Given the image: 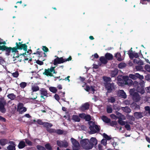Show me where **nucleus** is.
Returning a JSON list of instances; mask_svg holds the SVG:
<instances>
[{
    "label": "nucleus",
    "instance_id": "nucleus-47",
    "mask_svg": "<svg viewBox=\"0 0 150 150\" xmlns=\"http://www.w3.org/2000/svg\"><path fill=\"white\" fill-rule=\"evenodd\" d=\"M113 108L116 111H119L121 109L119 106L115 105H113Z\"/></svg>",
    "mask_w": 150,
    "mask_h": 150
},
{
    "label": "nucleus",
    "instance_id": "nucleus-41",
    "mask_svg": "<svg viewBox=\"0 0 150 150\" xmlns=\"http://www.w3.org/2000/svg\"><path fill=\"white\" fill-rule=\"evenodd\" d=\"M139 55L137 53L133 52L132 51V60L133 59L134 57L137 58L139 57Z\"/></svg>",
    "mask_w": 150,
    "mask_h": 150
},
{
    "label": "nucleus",
    "instance_id": "nucleus-34",
    "mask_svg": "<svg viewBox=\"0 0 150 150\" xmlns=\"http://www.w3.org/2000/svg\"><path fill=\"white\" fill-rule=\"evenodd\" d=\"M43 126L44 127L47 128V130L48 129L52 127V124L46 122H44Z\"/></svg>",
    "mask_w": 150,
    "mask_h": 150
},
{
    "label": "nucleus",
    "instance_id": "nucleus-44",
    "mask_svg": "<svg viewBox=\"0 0 150 150\" xmlns=\"http://www.w3.org/2000/svg\"><path fill=\"white\" fill-rule=\"evenodd\" d=\"M8 97L11 100H13L16 97L15 95L13 93H11L8 95Z\"/></svg>",
    "mask_w": 150,
    "mask_h": 150
},
{
    "label": "nucleus",
    "instance_id": "nucleus-52",
    "mask_svg": "<svg viewBox=\"0 0 150 150\" xmlns=\"http://www.w3.org/2000/svg\"><path fill=\"white\" fill-rule=\"evenodd\" d=\"M107 112L108 113H111L112 112V109L110 106H108L107 108Z\"/></svg>",
    "mask_w": 150,
    "mask_h": 150
},
{
    "label": "nucleus",
    "instance_id": "nucleus-62",
    "mask_svg": "<svg viewBox=\"0 0 150 150\" xmlns=\"http://www.w3.org/2000/svg\"><path fill=\"white\" fill-rule=\"evenodd\" d=\"M42 50L45 52H47L48 51V48L45 46H43Z\"/></svg>",
    "mask_w": 150,
    "mask_h": 150
},
{
    "label": "nucleus",
    "instance_id": "nucleus-25",
    "mask_svg": "<svg viewBox=\"0 0 150 150\" xmlns=\"http://www.w3.org/2000/svg\"><path fill=\"white\" fill-rule=\"evenodd\" d=\"M115 57L117 60L119 61H121L124 59V58L121 57L120 54L118 52L116 54Z\"/></svg>",
    "mask_w": 150,
    "mask_h": 150
},
{
    "label": "nucleus",
    "instance_id": "nucleus-1",
    "mask_svg": "<svg viewBox=\"0 0 150 150\" xmlns=\"http://www.w3.org/2000/svg\"><path fill=\"white\" fill-rule=\"evenodd\" d=\"M16 46L13 48L8 47L5 46V45H4L1 46H0V50H1L2 51H5L6 52V54L7 55H9L11 51L12 53L17 52H18V49H23L25 51L27 50V46L26 44H23L21 42H19L18 43L16 42Z\"/></svg>",
    "mask_w": 150,
    "mask_h": 150
},
{
    "label": "nucleus",
    "instance_id": "nucleus-48",
    "mask_svg": "<svg viewBox=\"0 0 150 150\" xmlns=\"http://www.w3.org/2000/svg\"><path fill=\"white\" fill-rule=\"evenodd\" d=\"M45 146L47 149L49 150H52V148L49 144H45Z\"/></svg>",
    "mask_w": 150,
    "mask_h": 150
},
{
    "label": "nucleus",
    "instance_id": "nucleus-14",
    "mask_svg": "<svg viewBox=\"0 0 150 150\" xmlns=\"http://www.w3.org/2000/svg\"><path fill=\"white\" fill-rule=\"evenodd\" d=\"M9 143L10 145L7 147V149L8 150H16V145L15 142L13 141H10Z\"/></svg>",
    "mask_w": 150,
    "mask_h": 150
},
{
    "label": "nucleus",
    "instance_id": "nucleus-55",
    "mask_svg": "<svg viewBox=\"0 0 150 150\" xmlns=\"http://www.w3.org/2000/svg\"><path fill=\"white\" fill-rule=\"evenodd\" d=\"M19 74L18 73L17 71H16L12 74V75L13 77L15 78H17L18 77Z\"/></svg>",
    "mask_w": 150,
    "mask_h": 150
},
{
    "label": "nucleus",
    "instance_id": "nucleus-31",
    "mask_svg": "<svg viewBox=\"0 0 150 150\" xmlns=\"http://www.w3.org/2000/svg\"><path fill=\"white\" fill-rule=\"evenodd\" d=\"M146 114L150 115V108L149 106H146L144 107Z\"/></svg>",
    "mask_w": 150,
    "mask_h": 150
},
{
    "label": "nucleus",
    "instance_id": "nucleus-59",
    "mask_svg": "<svg viewBox=\"0 0 150 150\" xmlns=\"http://www.w3.org/2000/svg\"><path fill=\"white\" fill-rule=\"evenodd\" d=\"M55 99L57 101H59L60 99V98L59 95L57 94H55L54 96Z\"/></svg>",
    "mask_w": 150,
    "mask_h": 150
},
{
    "label": "nucleus",
    "instance_id": "nucleus-12",
    "mask_svg": "<svg viewBox=\"0 0 150 150\" xmlns=\"http://www.w3.org/2000/svg\"><path fill=\"white\" fill-rule=\"evenodd\" d=\"M18 110L20 113H22L25 112L27 109L25 107H23V105L22 103H19L18 106Z\"/></svg>",
    "mask_w": 150,
    "mask_h": 150
},
{
    "label": "nucleus",
    "instance_id": "nucleus-7",
    "mask_svg": "<svg viewBox=\"0 0 150 150\" xmlns=\"http://www.w3.org/2000/svg\"><path fill=\"white\" fill-rule=\"evenodd\" d=\"M6 104L5 100L3 98H0V111L3 113L6 112V110L5 108V105Z\"/></svg>",
    "mask_w": 150,
    "mask_h": 150
},
{
    "label": "nucleus",
    "instance_id": "nucleus-10",
    "mask_svg": "<svg viewBox=\"0 0 150 150\" xmlns=\"http://www.w3.org/2000/svg\"><path fill=\"white\" fill-rule=\"evenodd\" d=\"M71 140L73 145V150H78L80 146L79 143L75 139L73 138L71 139Z\"/></svg>",
    "mask_w": 150,
    "mask_h": 150
},
{
    "label": "nucleus",
    "instance_id": "nucleus-33",
    "mask_svg": "<svg viewBox=\"0 0 150 150\" xmlns=\"http://www.w3.org/2000/svg\"><path fill=\"white\" fill-rule=\"evenodd\" d=\"M122 109L127 113H129L131 112V110L128 107H122Z\"/></svg>",
    "mask_w": 150,
    "mask_h": 150
},
{
    "label": "nucleus",
    "instance_id": "nucleus-26",
    "mask_svg": "<svg viewBox=\"0 0 150 150\" xmlns=\"http://www.w3.org/2000/svg\"><path fill=\"white\" fill-rule=\"evenodd\" d=\"M41 95H42L45 96L47 97V91L45 89L42 88L40 91Z\"/></svg>",
    "mask_w": 150,
    "mask_h": 150
},
{
    "label": "nucleus",
    "instance_id": "nucleus-37",
    "mask_svg": "<svg viewBox=\"0 0 150 150\" xmlns=\"http://www.w3.org/2000/svg\"><path fill=\"white\" fill-rule=\"evenodd\" d=\"M103 78L104 81L105 82V83L111 81V79L110 77H107L106 76H103Z\"/></svg>",
    "mask_w": 150,
    "mask_h": 150
},
{
    "label": "nucleus",
    "instance_id": "nucleus-63",
    "mask_svg": "<svg viewBox=\"0 0 150 150\" xmlns=\"http://www.w3.org/2000/svg\"><path fill=\"white\" fill-rule=\"evenodd\" d=\"M111 118L114 119H117V117L115 115L112 114H111L110 115Z\"/></svg>",
    "mask_w": 150,
    "mask_h": 150
},
{
    "label": "nucleus",
    "instance_id": "nucleus-17",
    "mask_svg": "<svg viewBox=\"0 0 150 150\" xmlns=\"http://www.w3.org/2000/svg\"><path fill=\"white\" fill-rule=\"evenodd\" d=\"M133 63L135 64H137L138 65H142L144 64L143 61L141 60L139 58L137 59H135L133 61Z\"/></svg>",
    "mask_w": 150,
    "mask_h": 150
},
{
    "label": "nucleus",
    "instance_id": "nucleus-3",
    "mask_svg": "<svg viewBox=\"0 0 150 150\" xmlns=\"http://www.w3.org/2000/svg\"><path fill=\"white\" fill-rule=\"evenodd\" d=\"M90 131L88 133L90 134H93L98 132L100 129V126L98 125L94 121H89L88 122Z\"/></svg>",
    "mask_w": 150,
    "mask_h": 150
},
{
    "label": "nucleus",
    "instance_id": "nucleus-58",
    "mask_svg": "<svg viewBox=\"0 0 150 150\" xmlns=\"http://www.w3.org/2000/svg\"><path fill=\"white\" fill-rule=\"evenodd\" d=\"M117 124V123L116 121H112L110 123V125L112 126H114L115 125H116Z\"/></svg>",
    "mask_w": 150,
    "mask_h": 150
},
{
    "label": "nucleus",
    "instance_id": "nucleus-22",
    "mask_svg": "<svg viewBox=\"0 0 150 150\" xmlns=\"http://www.w3.org/2000/svg\"><path fill=\"white\" fill-rule=\"evenodd\" d=\"M118 94L119 96L122 98H125L127 97V96L126 95L124 91L122 90H120L119 91Z\"/></svg>",
    "mask_w": 150,
    "mask_h": 150
},
{
    "label": "nucleus",
    "instance_id": "nucleus-15",
    "mask_svg": "<svg viewBox=\"0 0 150 150\" xmlns=\"http://www.w3.org/2000/svg\"><path fill=\"white\" fill-rule=\"evenodd\" d=\"M31 89L32 91L31 95H33L34 94V92H36L39 90V87L36 84H33L31 86Z\"/></svg>",
    "mask_w": 150,
    "mask_h": 150
},
{
    "label": "nucleus",
    "instance_id": "nucleus-54",
    "mask_svg": "<svg viewBox=\"0 0 150 150\" xmlns=\"http://www.w3.org/2000/svg\"><path fill=\"white\" fill-rule=\"evenodd\" d=\"M107 142L106 139H103L101 141V143L104 145L105 146L107 144Z\"/></svg>",
    "mask_w": 150,
    "mask_h": 150
},
{
    "label": "nucleus",
    "instance_id": "nucleus-24",
    "mask_svg": "<svg viewBox=\"0 0 150 150\" xmlns=\"http://www.w3.org/2000/svg\"><path fill=\"white\" fill-rule=\"evenodd\" d=\"M134 116L137 119L141 118L143 117L142 112H137L134 113Z\"/></svg>",
    "mask_w": 150,
    "mask_h": 150
},
{
    "label": "nucleus",
    "instance_id": "nucleus-40",
    "mask_svg": "<svg viewBox=\"0 0 150 150\" xmlns=\"http://www.w3.org/2000/svg\"><path fill=\"white\" fill-rule=\"evenodd\" d=\"M126 66L125 63L124 62H121L118 64V67L120 69H123Z\"/></svg>",
    "mask_w": 150,
    "mask_h": 150
},
{
    "label": "nucleus",
    "instance_id": "nucleus-20",
    "mask_svg": "<svg viewBox=\"0 0 150 150\" xmlns=\"http://www.w3.org/2000/svg\"><path fill=\"white\" fill-rule=\"evenodd\" d=\"M90 142L93 148V145H96L97 144L98 141L96 138L92 137L90 139Z\"/></svg>",
    "mask_w": 150,
    "mask_h": 150
},
{
    "label": "nucleus",
    "instance_id": "nucleus-51",
    "mask_svg": "<svg viewBox=\"0 0 150 150\" xmlns=\"http://www.w3.org/2000/svg\"><path fill=\"white\" fill-rule=\"evenodd\" d=\"M25 142L26 144L29 146H32V143L28 139H25Z\"/></svg>",
    "mask_w": 150,
    "mask_h": 150
},
{
    "label": "nucleus",
    "instance_id": "nucleus-13",
    "mask_svg": "<svg viewBox=\"0 0 150 150\" xmlns=\"http://www.w3.org/2000/svg\"><path fill=\"white\" fill-rule=\"evenodd\" d=\"M137 79L142 80L144 79V76L143 75H141L138 73H135L134 74H132V79L135 80Z\"/></svg>",
    "mask_w": 150,
    "mask_h": 150
},
{
    "label": "nucleus",
    "instance_id": "nucleus-46",
    "mask_svg": "<svg viewBox=\"0 0 150 150\" xmlns=\"http://www.w3.org/2000/svg\"><path fill=\"white\" fill-rule=\"evenodd\" d=\"M135 104L133 103H132V108H134L135 110L139 109H140V106L139 105H136L134 106H133V105H134Z\"/></svg>",
    "mask_w": 150,
    "mask_h": 150
},
{
    "label": "nucleus",
    "instance_id": "nucleus-5",
    "mask_svg": "<svg viewBox=\"0 0 150 150\" xmlns=\"http://www.w3.org/2000/svg\"><path fill=\"white\" fill-rule=\"evenodd\" d=\"M55 67H52L47 69H45L44 72H43V74L47 76H53V74L57 73V72L55 71L54 69Z\"/></svg>",
    "mask_w": 150,
    "mask_h": 150
},
{
    "label": "nucleus",
    "instance_id": "nucleus-8",
    "mask_svg": "<svg viewBox=\"0 0 150 150\" xmlns=\"http://www.w3.org/2000/svg\"><path fill=\"white\" fill-rule=\"evenodd\" d=\"M133 89H132V99L135 102H138L140 100L141 97L139 93L136 92H134Z\"/></svg>",
    "mask_w": 150,
    "mask_h": 150
},
{
    "label": "nucleus",
    "instance_id": "nucleus-28",
    "mask_svg": "<svg viewBox=\"0 0 150 150\" xmlns=\"http://www.w3.org/2000/svg\"><path fill=\"white\" fill-rule=\"evenodd\" d=\"M100 60L102 63L105 64L108 62V60L104 57H101L100 58Z\"/></svg>",
    "mask_w": 150,
    "mask_h": 150
},
{
    "label": "nucleus",
    "instance_id": "nucleus-16",
    "mask_svg": "<svg viewBox=\"0 0 150 150\" xmlns=\"http://www.w3.org/2000/svg\"><path fill=\"white\" fill-rule=\"evenodd\" d=\"M89 104L87 103H86L83 104L80 108V109L82 111H84L89 108Z\"/></svg>",
    "mask_w": 150,
    "mask_h": 150
},
{
    "label": "nucleus",
    "instance_id": "nucleus-50",
    "mask_svg": "<svg viewBox=\"0 0 150 150\" xmlns=\"http://www.w3.org/2000/svg\"><path fill=\"white\" fill-rule=\"evenodd\" d=\"M37 148L39 150H46V149L44 147L40 145L37 146Z\"/></svg>",
    "mask_w": 150,
    "mask_h": 150
},
{
    "label": "nucleus",
    "instance_id": "nucleus-30",
    "mask_svg": "<svg viewBox=\"0 0 150 150\" xmlns=\"http://www.w3.org/2000/svg\"><path fill=\"white\" fill-rule=\"evenodd\" d=\"M118 70L117 69H115L113 70H112L111 75L112 77H114L117 75L118 73Z\"/></svg>",
    "mask_w": 150,
    "mask_h": 150
},
{
    "label": "nucleus",
    "instance_id": "nucleus-19",
    "mask_svg": "<svg viewBox=\"0 0 150 150\" xmlns=\"http://www.w3.org/2000/svg\"><path fill=\"white\" fill-rule=\"evenodd\" d=\"M136 90L142 94H143L145 92L144 88L142 86H141L140 85L136 88Z\"/></svg>",
    "mask_w": 150,
    "mask_h": 150
},
{
    "label": "nucleus",
    "instance_id": "nucleus-43",
    "mask_svg": "<svg viewBox=\"0 0 150 150\" xmlns=\"http://www.w3.org/2000/svg\"><path fill=\"white\" fill-rule=\"evenodd\" d=\"M103 137L106 140H110L112 138L111 136L108 135L106 134L105 133L103 134Z\"/></svg>",
    "mask_w": 150,
    "mask_h": 150
},
{
    "label": "nucleus",
    "instance_id": "nucleus-4",
    "mask_svg": "<svg viewBox=\"0 0 150 150\" xmlns=\"http://www.w3.org/2000/svg\"><path fill=\"white\" fill-rule=\"evenodd\" d=\"M80 143L82 146L85 149H91L92 148V145L90 144L89 140L87 139L81 140Z\"/></svg>",
    "mask_w": 150,
    "mask_h": 150
},
{
    "label": "nucleus",
    "instance_id": "nucleus-27",
    "mask_svg": "<svg viewBox=\"0 0 150 150\" xmlns=\"http://www.w3.org/2000/svg\"><path fill=\"white\" fill-rule=\"evenodd\" d=\"M25 146V142L23 141H22L20 142L18 146L19 149H22Z\"/></svg>",
    "mask_w": 150,
    "mask_h": 150
},
{
    "label": "nucleus",
    "instance_id": "nucleus-11",
    "mask_svg": "<svg viewBox=\"0 0 150 150\" xmlns=\"http://www.w3.org/2000/svg\"><path fill=\"white\" fill-rule=\"evenodd\" d=\"M104 84L105 88L109 93L111 92L112 89L115 88L114 84L113 83H111L109 82H107L104 83Z\"/></svg>",
    "mask_w": 150,
    "mask_h": 150
},
{
    "label": "nucleus",
    "instance_id": "nucleus-60",
    "mask_svg": "<svg viewBox=\"0 0 150 150\" xmlns=\"http://www.w3.org/2000/svg\"><path fill=\"white\" fill-rule=\"evenodd\" d=\"M47 130L50 132H55V130L52 129H50V128L48 129Z\"/></svg>",
    "mask_w": 150,
    "mask_h": 150
},
{
    "label": "nucleus",
    "instance_id": "nucleus-39",
    "mask_svg": "<svg viewBox=\"0 0 150 150\" xmlns=\"http://www.w3.org/2000/svg\"><path fill=\"white\" fill-rule=\"evenodd\" d=\"M50 91L52 92L55 93L57 91L56 88L54 87H51L49 88Z\"/></svg>",
    "mask_w": 150,
    "mask_h": 150
},
{
    "label": "nucleus",
    "instance_id": "nucleus-29",
    "mask_svg": "<svg viewBox=\"0 0 150 150\" xmlns=\"http://www.w3.org/2000/svg\"><path fill=\"white\" fill-rule=\"evenodd\" d=\"M143 68L140 65H137L135 66V67L134 68V70L135 71H142L143 69Z\"/></svg>",
    "mask_w": 150,
    "mask_h": 150
},
{
    "label": "nucleus",
    "instance_id": "nucleus-9",
    "mask_svg": "<svg viewBox=\"0 0 150 150\" xmlns=\"http://www.w3.org/2000/svg\"><path fill=\"white\" fill-rule=\"evenodd\" d=\"M57 144L60 147L67 148L69 146L68 143L65 140L63 141L57 140Z\"/></svg>",
    "mask_w": 150,
    "mask_h": 150
},
{
    "label": "nucleus",
    "instance_id": "nucleus-45",
    "mask_svg": "<svg viewBox=\"0 0 150 150\" xmlns=\"http://www.w3.org/2000/svg\"><path fill=\"white\" fill-rule=\"evenodd\" d=\"M122 118H120L118 120V122L120 125H123L126 124V122L123 121L122 120Z\"/></svg>",
    "mask_w": 150,
    "mask_h": 150
},
{
    "label": "nucleus",
    "instance_id": "nucleus-38",
    "mask_svg": "<svg viewBox=\"0 0 150 150\" xmlns=\"http://www.w3.org/2000/svg\"><path fill=\"white\" fill-rule=\"evenodd\" d=\"M7 142V140L6 139H3L0 140V144L2 146L5 145Z\"/></svg>",
    "mask_w": 150,
    "mask_h": 150
},
{
    "label": "nucleus",
    "instance_id": "nucleus-61",
    "mask_svg": "<svg viewBox=\"0 0 150 150\" xmlns=\"http://www.w3.org/2000/svg\"><path fill=\"white\" fill-rule=\"evenodd\" d=\"M37 122L40 125H43L44 122L42 121V120H38L37 121Z\"/></svg>",
    "mask_w": 150,
    "mask_h": 150
},
{
    "label": "nucleus",
    "instance_id": "nucleus-2",
    "mask_svg": "<svg viewBox=\"0 0 150 150\" xmlns=\"http://www.w3.org/2000/svg\"><path fill=\"white\" fill-rule=\"evenodd\" d=\"M117 83L119 86H122L124 84L129 85L131 83V80L127 76H120L117 78Z\"/></svg>",
    "mask_w": 150,
    "mask_h": 150
},
{
    "label": "nucleus",
    "instance_id": "nucleus-23",
    "mask_svg": "<svg viewBox=\"0 0 150 150\" xmlns=\"http://www.w3.org/2000/svg\"><path fill=\"white\" fill-rule=\"evenodd\" d=\"M105 57L107 60H110L112 59V55L110 53H107L105 55Z\"/></svg>",
    "mask_w": 150,
    "mask_h": 150
},
{
    "label": "nucleus",
    "instance_id": "nucleus-18",
    "mask_svg": "<svg viewBox=\"0 0 150 150\" xmlns=\"http://www.w3.org/2000/svg\"><path fill=\"white\" fill-rule=\"evenodd\" d=\"M94 88V87L93 86L90 87L89 86H86L85 88V89L87 91L93 93L94 92V91H95Z\"/></svg>",
    "mask_w": 150,
    "mask_h": 150
},
{
    "label": "nucleus",
    "instance_id": "nucleus-49",
    "mask_svg": "<svg viewBox=\"0 0 150 150\" xmlns=\"http://www.w3.org/2000/svg\"><path fill=\"white\" fill-rule=\"evenodd\" d=\"M145 69L148 71L150 72V66L147 64L145 66Z\"/></svg>",
    "mask_w": 150,
    "mask_h": 150
},
{
    "label": "nucleus",
    "instance_id": "nucleus-35",
    "mask_svg": "<svg viewBox=\"0 0 150 150\" xmlns=\"http://www.w3.org/2000/svg\"><path fill=\"white\" fill-rule=\"evenodd\" d=\"M72 119L75 122H79L80 120V119L79 117L76 115H74L72 117Z\"/></svg>",
    "mask_w": 150,
    "mask_h": 150
},
{
    "label": "nucleus",
    "instance_id": "nucleus-6",
    "mask_svg": "<svg viewBox=\"0 0 150 150\" xmlns=\"http://www.w3.org/2000/svg\"><path fill=\"white\" fill-rule=\"evenodd\" d=\"M71 59L72 58L71 56L67 59H63V57L59 58L57 57L54 60V65H56L57 64H61L66 61H71Z\"/></svg>",
    "mask_w": 150,
    "mask_h": 150
},
{
    "label": "nucleus",
    "instance_id": "nucleus-57",
    "mask_svg": "<svg viewBox=\"0 0 150 150\" xmlns=\"http://www.w3.org/2000/svg\"><path fill=\"white\" fill-rule=\"evenodd\" d=\"M125 125V128L127 130H130V126L126 122V124Z\"/></svg>",
    "mask_w": 150,
    "mask_h": 150
},
{
    "label": "nucleus",
    "instance_id": "nucleus-21",
    "mask_svg": "<svg viewBox=\"0 0 150 150\" xmlns=\"http://www.w3.org/2000/svg\"><path fill=\"white\" fill-rule=\"evenodd\" d=\"M139 85L138 82L137 81H134V82L132 81V86L133 87L132 89H133V91H135L136 88L138 87Z\"/></svg>",
    "mask_w": 150,
    "mask_h": 150
},
{
    "label": "nucleus",
    "instance_id": "nucleus-42",
    "mask_svg": "<svg viewBox=\"0 0 150 150\" xmlns=\"http://www.w3.org/2000/svg\"><path fill=\"white\" fill-rule=\"evenodd\" d=\"M27 83L25 82H22L20 84V86L21 88H24L27 86Z\"/></svg>",
    "mask_w": 150,
    "mask_h": 150
},
{
    "label": "nucleus",
    "instance_id": "nucleus-53",
    "mask_svg": "<svg viewBox=\"0 0 150 150\" xmlns=\"http://www.w3.org/2000/svg\"><path fill=\"white\" fill-rule=\"evenodd\" d=\"M55 132L58 134H63V132L62 130L59 129L57 130L56 131L55 130Z\"/></svg>",
    "mask_w": 150,
    "mask_h": 150
},
{
    "label": "nucleus",
    "instance_id": "nucleus-36",
    "mask_svg": "<svg viewBox=\"0 0 150 150\" xmlns=\"http://www.w3.org/2000/svg\"><path fill=\"white\" fill-rule=\"evenodd\" d=\"M115 101V99L113 97H110L108 98V102L113 103Z\"/></svg>",
    "mask_w": 150,
    "mask_h": 150
},
{
    "label": "nucleus",
    "instance_id": "nucleus-64",
    "mask_svg": "<svg viewBox=\"0 0 150 150\" xmlns=\"http://www.w3.org/2000/svg\"><path fill=\"white\" fill-rule=\"evenodd\" d=\"M86 115L84 113L80 114L79 115V117L83 118H85Z\"/></svg>",
    "mask_w": 150,
    "mask_h": 150
},
{
    "label": "nucleus",
    "instance_id": "nucleus-56",
    "mask_svg": "<svg viewBox=\"0 0 150 150\" xmlns=\"http://www.w3.org/2000/svg\"><path fill=\"white\" fill-rule=\"evenodd\" d=\"M91 116L90 115H85V118L86 121H89L91 120Z\"/></svg>",
    "mask_w": 150,
    "mask_h": 150
},
{
    "label": "nucleus",
    "instance_id": "nucleus-32",
    "mask_svg": "<svg viewBox=\"0 0 150 150\" xmlns=\"http://www.w3.org/2000/svg\"><path fill=\"white\" fill-rule=\"evenodd\" d=\"M102 120L105 122L108 123L110 121V119H108L107 117L105 116H103L101 117Z\"/></svg>",
    "mask_w": 150,
    "mask_h": 150
}]
</instances>
